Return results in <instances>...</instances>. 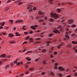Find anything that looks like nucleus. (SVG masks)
Here are the masks:
<instances>
[{
  "instance_id": "9b49d317",
  "label": "nucleus",
  "mask_w": 77,
  "mask_h": 77,
  "mask_svg": "<svg viewBox=\"0 0 77 77\" xmlns=\"http://www.w3.org/2000/svg\"><path fill=\"white\" fill-rule=\"evenodd\" d=\"M31 28L32 29H33V30H35L36 29V28H35L34 26H31Z\"/></svg>"
},
{
  "instance_id": "ea45409f",
  "label": "nucleus",
  "mask_w": 77,
  "mask_h": 77,
  "mask_svg": "<svg viewBox=\"0 0 77 77\" xmlns=\"http://www.w3.org/2000/svg\"><path fill=\"white\" fill-rule=\"evenodd\" d=\"M66 3H67V4L69 5H72V3L70 2H67Z\"/></svg>"
},
{
  "instance_id": "680f3d73",
  "label": "nucleus",
  "mask_w": 77,
  "mask_h": 77,
  "mask_svg": "<svg viewBox=\"0 0 77 77\" xmlns=\"http://www.w3.org/2000/svg\"><path fill=\"white\" fill-rule=\"evenodd\" d=\"M52 62L53 63H54V62H55V60H54L53 59L52 60Z\"/></svg>"
},
{
  "instance_id": "1a4fd4ad",
  "label": "nucleus",
  "mask_w": 77,
  "mask_h": 77,
  "mask_svg": "<svg viewBox=\"0 0 77 77\" xmlns=\"http://www.w3.org/2000/svg\"><path fill=\"white\" fill-rule=\"evenodd\" d=\"M6 56V55L5 54H3L2 55H0L1 57L5 58Z\"/></svg>"
},
{
  "instance_id": "a18cd8bd",
  "label": "nucleus",
  "mask_w": 77,
  "mask_h": 77,
  "mask_svg": "<svg viewBox=\"0 0 77 77\" xmlns=\"http://www.w3.org/2000/svg\"><path fill=\"white\" fill-rule=\"evenodd\" d=\"M45 74V72H43L42 73V75H44Z\"/></svg>"
},
{
  "instance_id": "ddd939ff",
  "label": "nucleus",
  "mask_w": 77,
  "mask_h": 77,
  "mask_svg": "<svg viewBox=\"0 0 77 77\" xmlns=\"http://www.w3.org/2000/svg\"><path fill=\"white\" fill-rule=\"evenodd\" d=\"M9 68V65H7L5 66V69H7V68Z\"/></svg>"
},
{
  "instance_id": "dca6fc26",
  "label": "nucleus",
  "mask_w": 77,
  "mask_h": 77,
  "mask_svg": "<svg viewBox=\"0 0 77 77\" xmlns=\"http://www.w3.org/2000/svg\"><path fill=\"white\" fill-rule=\"evenodd\" d=\"M10 8H11V7H9L8 8L4 11V12H6L7 11H8V10H9V9H10Z\"/></svg>"
},
{
  "instance_id": "a211bd4d",
  "label": "nucleus",
  "mask_w": 77,
  "mask_h": 77,
  "mask_svg": "<svg viewBox=\"0 0 77 77\" xmlns=\"http://www.w3.org/2000/svg\"><path fill=\"white\" fill-rule=\"evenodd\" d=\"M64 44V43L63 42H62V43H61V44H60L59 45V46L62 47V46H63V45Z\"/></svg>"
},
{
  "instance_id": "2f4dec72",
  "label": "nucleus",
  "mask_w": 77,
  "mask_h": 77,
  "mask_svg": "<svg viewBox=\"0 0 77 77\" xmlns=\"http://www.w3.org/2000/svg\"><path fill=\"white\" fill-rule=\"evenodd\" d=\"M32 53V51H28L26 53V54H28V53Z\"/></svg>"
},
{
  "instance_id": "4468645a",
  "label": "nucleus",
  "mask_w": 77,
  "mask_h": 77,
  "mask_svg": "<svg viewBox=\"0 0 77 77\" xmlns=\"http://www.w3.org/2000/svg\"><path fill=\"white\" fill-rule=\"evenodd\" d=\"M15 34L16 35V36H20L21 35L20 34L18 33V32H15Z\"/></svg>"
},
{
  "instance_id": "13d9d810",
  "label": "nucleus",
  "mask_w": 77,
  "mask_h": 77,
  "mask_svg": "<svg viewBox=\"0 0 77 77\" xmlns=\"http://www.w3.org/2000/svg\"><path fill=\"white\" fill-rule=\"evenodd\" d=\"M11 2V0H8L7 1V3H10V2Z\"/></svg>"
},
{
  "instance_id": "f704fd0d",
  "label": "nucleus",
  "mask_w": 77,
  "mask_h": 77,
  "mask_svg": "<svg viewBox=\"0 0 77 77\" xmlns=\"http://www.w3.org/2000/svg\"><path fill=\"white\" fill-rule=\"evenodd\" d=\"M76 36V34L73 33L71 35V36Z\"/></svg>"
},
{
  "instance_id": "473e14b6",
  "label": "nucleus",
  "mask_w": 77,
  "mask_h": 77,
  "mask_svg": "<svg viewBox=\"0 0 77 77\" xmlns=\"http://www.w3.org/2000/svg\"><path fill=\"white\" fill-rule=\"evenodd\" d=\"M38 22H44V20H43L42 19L40 20H38Z\"/></svg>"
},
{
  "instance_id": "6ab92c4d",
  "label": "nucleus",
  "mask_w": 77,
  "mask_h": 77,
  "mask_svg": "<svg viewBox=\"0 0 77 77\" xmlns=\"http://www.w3.org/2000/svg\"><path fill=\"white\" fill-rule=\"evenodd\" d=\"M65 36L66 38L67 39H69V36L68 35H65Z\"/></svg>"
},
{
  "instance_id": "7c9ffc66",
  "label": "nucleus",
  "mask_w": 77,
  "mask_h": 77,
  "mask_svg": "<svg viewBox=\"0 0 77 77\" xmlns=\"http://www.w3.org/2000/svg\"><path fill=\"white\" fill-rule=\"evenodd\" d=\"M5 22H3L1 24L2 26H5Z\"/></svg>"
},
{
  "instance_id": "f257e3e1",
  "label": "nucleus",
  "mask_w": 77,
  "mask_h": 77,
  "mask_svg": "<svg viewBox=\"0 0 77 77\" xmlns=\"http://www.w3.org/2000/svg\"><path fill=\"white\" fill-rule=\"evenodd\" d=\"M51 17H52L54 19H57L59 18V16L57 15V13H54V12H51L50 14Z\"/></svg>"
},
{
  "instance_id": "39448f33",
  "label": "nucleus",
  "mask_w": 77,
  "mask_h": 77,
  "mask_svg": "<svg viewBox=\"0 0 77 77\" xmlns=\"http://www.w3.org/2000/svg\"><path fill=\"white\" fill-rule=\"evenodd\" d=\"M71 47H72V45L71 44H68L67 45L66 47L68 48H71Z\"/></svg>"
},
{
  "instance_id": "8fccbe9b",
  "label": "nucleus",
  "mask_w": 77,
  "mask_h": 77,
  "mask_svg": "<svg viewBox=\"0 0 77 77\" xmlns=\"http://www.w3.org/2000/svg\"><path fill=\"white\" fill-rule=\"evenodd\" d=\"M74 75L75 76H77V72H76L74 73Z\"/></svg>"
},
{
  "instance_id": "603ef678",
  "label": "nucleus",
  "mask_w": 77,
  "mask_h": 77,
  "mask_svg": "<svg viewBox=\"0 0 77 77\" xmlns=\"http://www.w3.org/2000/svg\"><path fill=\"white\" fill-rule=\"evenodd\" d=\"M24 33L25 34V35H28V33H27V32H24Z\"/></svg>"
},
{
  "instance_id": "69168bd1",
  "label": "nucleus",
  "mask_w": 77,
  "mask_h": 77,
  "mask_svg": "<svg viewBox=\"0 0 77 77\" xmlns=\"http://www.w3.org/2000/svg\"><path fill=\"white\" fill-rule=\"evenodd\" d=\"M50 56L51 58H53V57H53V56L52 55H51Z\"/></svg>"
},
{
  "instance_id": "393cba45",
  "label": "nucleus",
  "mask_w": 77,
  "mask_h": 77,
  "mask_svg": "<svg viewBox=\"0 0 77 77\" xmlns=\"http://www.w3.org/2000/svg\"><path fill=\"white\" fill-rule=\"evenodd\" d=\"M33 11V9L32 8H30L29 10L28 11L29 12H32Z\"/></svg>"
},
{
  "instance_id": "5fc2aeb1",
  "label": "nucleus",
  "mask_w": 77,
  "mask_h": 77,
  "mask_svg": "<svg viewBox=\"0 0 77 77\" xmlns=\"http://www.w3.org/2000/svg\"><path fill=\"white\" fill-rule=\"evenodd\" d=\"M2 34L4 35H6V33L5 32H2Z\"/></svg>"
},
{
  "instance_id": "a878e982",
  "label": "nucleus",
  "mask_w": 77,
  "mask_h": 77,
  "mask_svg": "<svg viewBox=\"0 0 77 77\" xmlns=\"http://www.w3.org/2000/svg\"><path fill=\"white\" fill-rule=\"evenodd\" d=\"M43 63L44 65H46V64H47V62L46 60H44L43 62Z\"/></svg>"
},
{
  "instance_id": "b1692460",
  "label": "nucleus",
  "mask_w": 77,
  "mask_h": 77,
  "mask_svg": "<svg viewBox=\"0 0 77 77\" xmlns=\"http://www.w3.org/2000/svg\"><path fill=\"white\" fill-rule=\"evenodd\" d=\"M30 39V36H27L25 38L26 40H27V39Z\"/></svg>"
},
{
  "instance_id": "37998d69",
  "label": "nucleus",
  "mask_w": 77,
  "mask_h": 77,
  "mask_svg": "<svg viewBox=\"0 0 77 77\" xmlns=\"http://www.w3.org/2000/svg\"><path fill=\"white\" fill-rule=\"evenodd\" d=\"M17 65V66H18V65H20V62H18L17 63H16Z\"/></svg>"
},
{
  "instance_id": "9d476101",
  "label": "nucleus",
  "mask_w": 77,
  "mask_h": 77,
  "mask_svg": "<svg viewBox=\"0 0 77 77\" xmlns=\"http://www.w3.org/2000/svg\"><path fill=\"white\" fill-rule=\"evenodd\" d=\"M57 13H60V12H61L60 8H57Z\"/></svg>"
},
{
  "instance_id": "4c0bfd02",
  "label": "nucleus",
  "mask_w": 77,
  "mask_h": 77,
  "mask_svg": "<svg viewBox=\"0 0 77 77\" xmlns=\"http://www.w3.org/2000/svg\"><path fill=\"white\" fill-rule=\"evenodd\" d=\"M58 75L59 76V77H62V75L61 73L60 74V73H58Z\"/></svg>"
},
{
  "instance_id": "e2e57ef3",
  "label": "nucleus",
  "mask_w": 77,
  "mask_h": 77,
  "mask_svg": "<svg viewBox=\"0 0 77 77\" xmlns=\"http://www.w3.org/2000/svg\"><path fill=\"white\" fill-rule=\"evenodd\" d=\"M62 27V26H61V25H60L57 28H58V29H60V28H61V27Z\"/></svg>"
},
{
  "instance_id": "f3484780",
  "label": "nucleus",
  "mask_w": 77,
  "mask_h": 77,
  "mask_svg": "<svg viewBox=\"0 0 77 77\" xmlns=\"http://www.w3.org/2000/svg\"><path fill=\"white\" fill-rule=\"evenodd\" d=\"M47 51V50L45 49H43L42 51V53H46V51Z\"/></svg>"
},
{
  "instance_id": "338daca9",
  "label": "nucleus",
  "mask_w": 77,
  "mask_h": 77,
  "mask_svg": "<svg viewBox=\"0 0 77 77\" xmlns=\"http://www.w3.org/2000/svg\"><path fill=\"white\" fill-rule=\"evenodd\" d=\"M54 65H55V66H57V65H58V63H56Z\"/></svg>"
},
{
  "instance_id": "de8ad7c7",
  "label": "nucleus",
  "mask_w": 77,
  "mask_h": 77,
  "mask_svg": "<svg viewBox=\"0 0 77 77\" xmlns=\"http://www.w3.org/2000/svg\"><path fill=\"white\" fill-rule=\"evenodd\" d=\"M28 66H28V65L26 64L25 66V68H27L28 67Z\"/></svg>"
},
{
  "instance_id": "58836bf2",
  "label": "nucleus",
  "mask_w": 77,
  "mask_h": 77,
  "mask_svg": "<svg viewBox=\"0 0 77 77\" xmlns=\"http://www.w3.org/2000/svg\"><path fill=\"white\" fill-rule=\"evenodd\" d=\"M8 60V59H7L5 58V59H4L2 61L3 62H6V60Z\"/></svg>"
},
{
  "instance_id": "0e129e2a",
  "label": "nucleus",
  "mask_w": 77,
  "mask_h": 77,
  "mask_svg": "<svg viewBox=\"0 0 77 77\" xmlns=\"http://www.w3.org/2000/svg\"><path fill=\"white\" fill-rule=\"evenodd\" d=\"M41 39V38H37L36 40L38 41V40H40Z\"/></svg>"
},
{
  "instance_id": "7ed1b4c3",
  "label": "nucleus",
  "mask_w": 77,
  "mask_h": 77,
  "mask_svg": "<svg viewBox=\"0 0 77 77\" xmlns=\"http://www.w3.org/2000/svg\"><path fill=\"white\" fill-rule=\"evenodd\" d=\"M73 22H74V20L72 19L68 20V24H71L72 23H73Z\"/></svg>"
},
{
  "instance_id": "774afa93",
  "label": "nucleus",
  "mask_w": 77,
  "mask_h": 77,
  "mask_svg": "<svg viewBox=\"0 0 77 77\" xmlns=\"http://www.w3.org/2000/svg\"><path fill=\"white\" fill-rule=\"evenodd\" d=\"M75 33H77V28L75 30Z\"/></svg>"
},
{
  "instance_id": "72a5a7b5",
  "label": "nucleus",
  "mask_w": 77,
  "mask_h": 77,
  "mask_svg": "<svg viewBox=\"0 0 77 77\" xmlns=\"http://www.w3.org/2000/svg\"><path fill=\"white\" fill-rule=\"evenodd\" d=\"M35 69L34 68H31L29 69V71H33V70H34Z\"/></svg>"
},
{
  "instance_id": "6e6d98bb",
  "label": "nucleus",
  "mask_w": 77,
  "mask_h": 77,
  "mask_svg": "<svg viewBox=\"0 0 77 77\" xmlns=\"http://www.w3.org/2000/svg\"><path fill=\"white\" fill-rule=\"evenodd\" d=\"M19 23V20H17L16 21L15 23Z\"/></svg>"
},
{
  "instance_id": "bb28decb",
  "label": "nucleus",
  "mask_w": 77,
  "mask_h": 77,
  "mask_svg": "<svg viewBox=\"0 0 77 77\" xmlns=\"http://www.w3.org/2000/svg\"><path fill=\"white\" fill-rule=\"evenodd\" d=\"M27 44V41H25V42H24L22 43V44L24 45V44Z\"/></svg>"
},
{
  "instance_id": "f8f14e48",
  "label": "nucleus",
  "mask_w": 77,
  "mask_h": 77,
  "mask_svg": "<svg viewBox=\"0 0 77 77\" xmlns=\"http://www.w3.org/2000/svg\"><path fill=\"white\" fill-rule=\"evenodd\" d=\"M29 41L30 43H33V39L32 38H31L29 39Z\"/></svg>"
},
{
  "instance_id": "f03ea898",
  "label": "nucleus",
  "mask_w": 77,
  "mask_h": 77,
  "mask_svg": "<svg viewBox=\"0 0 77 77\" xmlns=\"http://www.w3.org/2000/svg\"><path fill=\"white\" fill-rule=\"evenodd\" d=\"M58 69L59 70L61 71H65V69H63V68L62 67V66H60L58 67Z\"/></svg>"
},
{
  "instance_id": "a19ab883",
  "label": "nucleus",
  "mask_w": 77,
  "mask_h": 77,
  "mask_svg": "<svg viewBox=\"0 0 77 77\" xmlns=\"http://www.w3.org/2000/svg\"><path fill=\"white\" fill-rule=\"evenodd\" d=\"M33 11H36V7H34L33 8Z\"/></svg>"
},
{
  "instance_id": "0eeeda50",
  "label": "nucleus",
  "mask_w": 77,
  "mask_h": 77,
  "mask_svg": "<svg viewBox=\"0 0 77 77\" xmlns=\"http://www.w3.org/2000/svg\"><path fill=\"white\" fill-rule=\"evenodd\" d=\"M14 35L12 33H9L8 34V37L12 38L14 37Z\"/></svg>"
},
{
  "instance_id": "e433bc0d",
  "label": "nucleus",
  "mask_w": 77,
  "mask_h": 77,
  "mask_svg": "<svg viewBox=\"0 0 77 77\" xmlns=\"http://www.w3.org/2000/svg\"><path fill=\"white\" fill-rule=\"evenodd\" d=\"M51 75H53V76H54V73L53 72H51Z\"/></svg>"
},
{
  "instance_id": "09e8293b",
  "label": "nucleus",
  "mask_w": 77,
  "mask_h": 77,
  "mask_svg": "<svg viewBox=\"0 0 77 77\" xmlns=\"http://www.w3.org/2000/svg\"><path fill=\"white\" fill-rule=\"evenodd\" d=\"M54 68L55 69H57V68H58V67H57V66H55L54 67Z\"/></svg>"
},
{
  "instance_id": "c03bdc74",
  "label": "nucleus",
  "mask_w": 77,
  "mask_h": 77,
  "mask_svg": "<svg viewBox=\"0 0 77 77\" xmlns=\"http://www.w3.org/2000/svg\"><path fill=\"white\" fill-rule=\"evenodd\" d=\"M65 71L66 72L69 71V69H66Z\"/></svg>"
},
{
  "instance_id": "3c124183",
  "label": "nucleus",
  "mask_w": 77,
  "mask_h": 77,
  "mask_svg": "<svg viewBox=\"0 0 77 77\" xmlns=\"http://www.w3.org/2000/svg\"><path fill=\"white\" fill-rule=\"evenodd\" d=\"M63 51H61V52H60V54H63Z\"/></svg>"
},
{
  "instance_id": "bf43d9fd",
  "label": "nucleus",
  "mask_w": 77,
  "mask_h": 77,
  "mask_svg": "<svg viewBox=\"0 0 77 77\" xmlns=\"http://www.w3.org/2000/svg\"><path fill=\"white\" fill-rule=\"evenodd\" d=\"M23 75H24V74L22 73L20 74V77H22V76H23Z\"/></svg>"
},
{
  "instance_id": "79ce46f5",
  "label": "nucleus",
  "mask_w": 77,
  "mask_h": 77,
  "mask_svg": "<svg viewBox=\"0 0 77 77\" xmlns=\"http://www.w3.org/2000/svg\"><path fill=\"white\" fill-rule=\"evenodd\" d=\"M23 2H19L18 3V5H20L21 4H23Z\"/></svg>"
},
{
  "instance_id": "c9c22d12",
  "label": "nucleus",
  "mask_w": 77,
  "mask_h": 77,
  "mask_svg": "<svg viewBox=\"0 0 77 77\" xmlns=\"http://www.w3.org/2000/svg\"><path fill=\"white\" fill-rule=\"evenodd\" d=\"M72 27H76V25L75 24H72Z\"/></svg>"
},
{
  "instance_id": "412c9836",
  "label": "nucleus",
  "mask_w": 77,
  "mask_h": 77,
  "mask_svg": "<svg viewBox=\"0 0 77 77\" xmlns=\"http://www.w3.org/2000/svg\"><path fill=\"white\" fill-rule=\"evenodd\" d=\"M50 22H53L54 21V19L53 18H50L49 19Z\"/></svg>"
},
{
  "instance_id": "2eb2a0df",
  "label": "nucleus",
  "mask_w": 77,
  "mask_h": 77,
  "mask_svg": "<svg viewBox=\"0 0 77 77\" xmlns=\"http://www.w3.org/2000/svg\"><path fill=\"white\" fill-rule=\"evenodd\" d=\"M26 60H28V61H30V60H32V59L30 58V57H26Z\"/></svg>"
},
{
  "instance_id": "4be33fe9",
  "label": "nucleus",
  "mask_w": 77,
  "mask_h": 77,
  "mask_svg": "<svg viewBox=\"0 0 77 77\" xmlns=\"http://www.w3.org/2000/svg\"><path fill=\"white\" fill-rule=\"evenodd\" d=\"M9 22H11V24H13V23L14 22V21L12 20H9Z\"/></svg>"
},
{
  "instance_id": "052dcab7",
  "label": "nucleus",
  "mask_w": 77,
  "mask_h": 77,
  "mask_svg": "<svg viewBox=\"0 0 77 77\" xmlns=\"http://www.w3.org/2000/svg\"><path fill=\"white\" fill-rule=\"evenodd\" d=\"M44 18H45V20H47V19H48V18L46 16H45L44 17Z\"/></svg>"
},
{
  "instance_id": "5701e85b",
  "label": "nucleus",
  "mask_w": 77,
  "mask_h": 77,
  "mask_svg": "<svg viewBox=\"0 0 77 77\" xmlns=\"http://www.w3.org/2000/svg\"><path fill=\"white\" fill-rule=\"evenodd\" d=\"M10 44H14V43H15V41H11L10 42Z\"/></svg>"
},
{
  "instance_id": "6e6552de",
  "label": "nucleus",
  "mask_w": 77,
  "mask_h": 77,
  "mask_svg": "<svg viewBox=\"0 0 77 77\" xmlns=\"http://www.w3.org/2000/svg\"><path fill=\"white\" fill-rule=\"evenodd\" d=\"M53 2V0H49L48 1V2L50 3V4L51 5H53V4H54V3Z\"/></svg>"
},
{
  "instance_id": "864d4df0",
  "label": "nucleus",
  "mask_w": 77,
  "mask_h": 77,
  "mask_svg": "<svg viewBox=\"0 0 77 77\" xmlns=\"http://www.w3.org/2000/svg\"><path fill=\"white\" fill-rule=\"evenodd\" d=\"M29 33L30 34H32V33H33V32H32V31H29Z\"/></svg>"
},
{
  "instance_id": "49530a36",
  "label": "nucleus",
  "mask_w": 77,
  "mask_h": 77,
  "mask_svg": "<svg viewBox=\"0 0 77 77\" xmlns=\"http://www.w3.org/2000/svg\"><path fill=\"white\" fill-rule=\"evenodd\" d=\"M51 42L50 41H46V43L47 44H50V43H51Z\"/></svg>"
},
{
  "instance_id": "c85d7f7f",
  "label": "nucleus",
  "mask_w": 77,
  "mask_h": 77,
  "mask_svg": "<svg viewBox=\"0 0 77 77\" xmlns=\"http://www.w3.org/2000/svg\"><path fill=\"white\" fill-rule=\"evenodd\" d=\"M19 20V23H23V20L21 19H20Z\"/></svg>"
},
{
  "instance_id": "c756f323",
  "label": "nucleus",
  "mask_w": 77,
  "mask_h": 77,
  "mask_svg": "<svg viewBox=\"0 0 77 77\" xmlns=\"http://www.w3.org/2000/svg\"><path fill=\"white\" fill-rule=\"evenodd\" d=\"M53 36V34L50 33L48 35L49 37H51Z\"/></svg>"
},
{
  "instance_id": "423d86ee",
  "label": "nucleus",
  "mask_w": 77,
  "mask_h": 77,
  "mask_svg": "<svg viewBox=\"0 0 77 77\" xmlns=\"http://www.w3.org/2000/svg\"><path fill=\"white\" fill-rule=\"evenodd\" d=\"M38 13L39 15H44V13H42V11H39L38 12Z\"/></svg>"
},
{
  "instance_id": "cd10ccee",
  "label": "nucleus",
  "mask_w": 77,
  "mask_h": 77,
  "mask_svg": "<svg viewBox=\"0 0 77 77\" xmlns=\"http://www.w3.org/2000/svg\"><path fill=\"white\" fill-rule=\"evenodd\" d=\"M26 26L25 25H24L22 27V29H23L24 30H26V28H25L24 27H25Z\"/></svg>"
},
{
  "instance_id": "20e7f679",
  "label": "nucleus",
  "mask_w": 77,
  "mask_h": 77,
  "mask_svg": "<svg viewBox=\"0 0 77 77\" xmlns=\"http://www.w3.org/2000/svg\"><path fill=\"white\" fill-rule=\"evenodd\" d=\"M54 33H60V31H58L57 29H55L53 31Z\"/></svg>"
},
{
  "instance_id": "aec40b11",
  "label": "nucleus",
  "mask_w": 77,
  "mask_h": 77,
  "mask_svg": "<svg viewBox=\"0 0 77 77\" xmlns=\"http://www.w3.org/2000/svg\"><path fill=\"white\" fill-rule=\"evenodd\" d=\"M72 44H77V41L76 42L72 41Z\"/></svg>"
},
{
  "instance_id": "4d7b16f0",
  "label": "nucleus",
  "mask_w": 77,
  "mask_h": 77,
  "mask_svg": "<svg viewBox=\"0 0 77 77\" xmlns=\"http://www.w3.org/2000/svg\"><path fill=\"white\" fill-rule=\"evenodd\" d=\"M57 54V52L56 51L54 52V54H55V55H56V54Z\"/></svg>"
}]
</instances>
